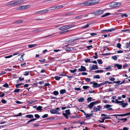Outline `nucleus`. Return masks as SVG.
Wrapping results in <instances>:
<instances>
[{"label":"nucleus","instance_id":"9d476101","mask_svg":"<svg viewBox=\"0 0 130 130\" xmlns=\"http://www.w3.org/2000/svg\"><path fill=\"white\" fill-rule=\"evenodd\" d=\"M111 106V105L109 104H107L104 105V108H107V110H112V109L111 108H110V107Z\"/></svg>","mask_w":130,"mask_h":130},{"label":"nucleus","instance_id":"f257e3e1","mask_svg":"<svg viewBox=\"0 0 130 130\" xmlns=\"http://www.w3.org/2000/svg\"><path fill=\"white\" fill-rule=\"evenodd\" d=\"M24 2V0H15L10 1L8 3V5L9 6H15L23 3Z\"/></svg>","mask_w":130,"mask_h":130},{"label":"nucleus","instance_id":"39448f33","mask_svg":"<svg viewBox=\"0 0 130 130\" xmlns=\"http://www.w3.org/2000/svg\"><path fill=\"white\" fill-rule=\"evenodd\" d=\"M92 2H91V0H89L88 1H86L84 2V6H90L92 5L91 4Z\"/></svg>","mask_w":130,"mask_h":130},{"label":"nucleus","instance_id":"4be33fe9","mask_svg":"<svg viewBox=\"0 0 130 130\" xmlns=\"http://www.w3.org/2000/svg\"><path fill=\"white\" fill-rule=\"evenodd\" d=\"M59 29L60 30H64L66 29V27L65 26L61 27L59 28Z\"/></svg>","mask_w":130,"mask_h":130},{"label":"nucleus","instance_id":"a211bd4d","mask_svg":"<svg viewBox=\"0 0 130 130\" xmlns=\"http://www.w3.org/2000/svg\"><path fill=\"white\" fill-rule=\"evenodd\" d=\"M23 22V21L22 20H19L14 22V23L19 24L22 23Z\"/></svg>","mask_w":130,"mask_h":130},{"label":"nucleus","instance_id":"7c9ffc66","mask_svg":"<svg viewBox=\"0 0 130 130\" xmlns=\"http://www.w3.org/2000/svg\"><path fill=\"white\" fill-rule=\"evenodd\" d=\"M84 61L86 63H88V62H90L91 63V61L90 62V59L86 58L85 59Z\"/></svg>","mask_w":130,"mask_h":130},{"label":"nucleus","instance_id":"3c124183","mask_svg":"<svg viewBox=\"0 0 130 130\" xmlns=\"http://www.w3.org/2000/svg\"><path fill=\"white\" fill-rule=\"evenodd\" d=\"M77 70L76 69H75L74 70H70V71L71 73H74L76 72Z\"/></svg>","mask_w":130,"mask_h":130},{"label":"nucleus","instance_id":"09e8293b","mask_svg":"<svg viewBox=\"0 0 130 130\" xmlns=\"http://www.w3.org/2000/svg\"><path fill=\"white\" fill-rule=\"evenodd\" d=\"M98 63L100 64H102V62L101 59H98L97 60Z\"/></svg>","mask_w":130,"mask_h":130},{"label":"nucleus","instance_id":"2eb2a0df","mask_svg":"<svg viewBox=\"0 0 130 130\" xmlns=\"http://www.w3.org/2000/svg\"><path fill=\"white\" fill-rule=\"evenodd\" d=\"M75 13L73 11L70 12L65 13V15H71L75 14Z\"/></svg>","mask_w":130,"mask_h":130},{"label":"nucleus","instance_id":"b1692460","mask_svg":"<svg viewBox=\"0 0 130 130\" xmlns=\"http://www.w3.org/2000/svg\"><path fill=\"white\" fill-rule=\"evenodd\" d=\"M48 10H49H49H52L55 9H56V8L55 6H54L48 8Z\"/></svg>","mask_w":130,"mask_h":130},{"label":"nucleus","instance_id":"412c9836","mask_svg":"<svg viewBox=\"0 0 130 130\" xmlns=\"http://www.w3.org/2000/svg\"><path fill=\"white\" fill-rule=\"evenodd\" d=\"M25 117L27 118L31 119L33 118H34V116L33 115L30 114L26 115Z\"/></svg>","mask_w":130,"mask_h":130},{"label":"nucleus","instance_id":"9b49d317","mask_svg":"<svg viewBox=\"0 0 130 130\" xmlns=\"http://www.w3.org/2000/svg\"><path fill=\"white\" fill-rule=\"evenodd\" d=\"M85 115L86 116V118L88 119H89L91 117H92L93 116V114L91 113L89 114L86 113H85Z\"/></svg>","mask_w":130,"mask_h":130},{"label":"nucleus","instance_id":"680f3d73","mask_svg":"<svg viewBox=\"0 0 130 130\" xmlns=\"http://www.w3.org/2000/svg\"><path fill=\"white\" fill-rule=\"evenodd\" d=\"M91 79L90 78H87L85 79V81L87 82H89L90 81Z\"/></svg>","mask_w":130,"mask_h":130},{"label":"nucleus","instance_id":"864d4df0","mask_svg":"<svg viewBox=\"0 0 130 130\" xmlns=\"http://www.w3.org/2000/svg\"><path fill=\"white\" fill-rule=\"evenodd\" d=\"M121 45L120 43H118L116 47H118V48H121Z\"/></svg>","mask_w":130,"mask_h":130},{"label":"nucleus","instance_id":"774afa93","mask_svg":"<svg viewBox=\"0 0 130 130\" xmlns=\"http://www.w3.org/2000/svg\"><path fill=\"white\" fill-rule=\"evenodd\" d=\"M35 116L36 118L38 119L40 117V116L38 114H35Z\"/></svg>","mask_w":130,"mask_h":130},{"label":"nucleus","instance_id":"a18cd8bd","mask_svg":"<svg viewBox=\"0 0 130 130\" xmlns=\"http://www.w3.org/2000/svg\"><path fill=\"white\" fill-rule=\"evenodd\" d=\"M95 72L96 73H98L99 72H101L102 73L103 72V70H97L95 71Z\"/></svg>","mask_w":130,"mask_h":130},{"label":"nucleus","instance_id":"c85d7f7f","mask_svg":"<svg viewBox=\"0 0 130 130\" xmlns=\"http://www.w3.org/2000/svg\"><path fill=\"white\" fill-rule=\"evenodd\" d=\"M69 31V30H66V31H62V32H59V33L60 34H63L64 33H66V32H68Z\"/></svg>","mask_w":130,"mask_h":130},{"label":"nucleus","instance_id":"5701e85b","mask_svg":"<svg viewBox=\"0 0 130 130\" xmlns=\"http://www.w3.org/2000/svg\"><path fill=\"white\" fill-rule=\"evenodd\" d=\"M56 8L57 9H59L62 8L63 7V6L62 5H58L56 6H55Z\"/></svg>","mask_w":130,"mask_h":130},{"label":"nucleus","instance_id":"6e6d98bb","mask_svg":"<svg viewBox=\"0 0 130 130\" xmlns=\"http://www.w3.org/2000/svg\"><path fill=\"white\" fill-rule=\"evenodd\" d=\"M20 91V89H15L14 91V92L15 93H19Z\"/></svg>","mask_w":130,"mask_h":130},{"label":"nucleus","instance_id":"4d7b16f0","mask_svg":"<svg viewBox=\"0 0 130 130\" xmlns=\"http://www.w3.org/2000/svg\"><path fill=\"white\" fill-rule=\"evenodd\" d=\"M60 77L57 76H56L55 77V79L57 80H59L60 79Z\"/></svg>","mask_w":130,"mask_h":130},{"label":"nucleus","instance_id":"dca6fc26","mask_svg":"<svg viewBox=\"0 0 130 130\" xmlns=\"http://www.w3.org/2000/svg\"><path fill=\"white\" fill-rule=\"evenodd\" d=\"M114 67H117L119 69H121L122 66L121 65H120L118 64H115Z\"/></svg>","mask_w":130,"mask_h":130},{"label":"nucleus","instance_id":"f3484780","mask_svg":"<svg viewBox=\"0 0 130 130\" xmlns=\"http://www.w3.org/2000/svg\"><path fill=\"white\" fill-rule=\"evenodd\" d=\"M74 26V25L70 24L69 25H65V26L66 27V29H67L73 27Z\"/></svg>","mask_w":130,"mask_h":130},{"label":"nucleus","instance_id":"f03ea898","mask_svg":"<svg viewBox=\"0 0 130 130\" xmlns=\"http://www.w3.org/2000/svg\"><path fill=\"white\" fill-rule=\"evenodd\" d=\"M103 13V11L102 10L98 9L94 11L93 12L89 14H94L96 15H99L102 14Z\"/></svg>","mask_w":130,"mask_h":130},{"label":"nucleus","instance_id":"37998d69","mask_svg":"<svg viewBox=\"0 0 130 130\" xmlns=\"http://www.w3.org/2000/svg\"><path fill=\"white\" fill-rule=\"evenodd\" d=\"M66 113L67 115H69L70 114V112L69 109L66 110Z\"/></svg>","mask_w":130,"mask_h":130},{"label":"nucleus","instance_id":"0e129e2a","mask_svg":"<svg viewBox=\"0 0 130 130\" xmlns=\"http://www.w3.org/2000/svg\"><path fill=\"white\" fill-rule=\"evenodd\" d=\"M101 120H99V122L100 123H103V122H104L105 120L103 118H102Z\"/></svg>","mask_w":130,"mask_h":130},{"label":"nucleus","instance_id":"72a5a7b5","mask_svg":"<svg viewBox=\"0 0 130 130\" xmlns=\"http://www.w3.org/2000/svg\"><path fill=\"white\" fill-rule=\"evenodd\" d=\"M79 39V38H76V37H73V38L71 40H69L68 41H76L77 40H78Z\"/></svg>","mask_w":130,"mask_h":130},{"label":"nucleus","instance_id":"603ef678","mask_svg":"<svg viewBox=\"0 0 130 130\" xmlns=\"http://www.w3.org/2000/svg\"><path fill=\"white\" fill-rule=\"evenodd\" d=\"M63 115L64 116L65 118L67 119H68V115L67 114H66L65 113L63 112L62 113Z\"/></svg>","mask_w":130,"mask_h":130},{"label":"nucleus","instance_id":"6ab92c4d","mask_svg":"<svg viewBox=\"0 0 130 130\" xmlns=\"http://www.w3.org/2000/svg\"><path fill=\"white\" fill-rule=\"evenodd\" d=\"M110 14H111V13H110L107 12L105 13V14L102 15L101 16V18H103L104 17H105L109 15H110Z\"/></svg>","mask_w":130,"mask_h":130},{"label":"nucleus","instance_id":"c03bdc74","mask_svg":"<svg viewBox=\"0 0 130 130\" xmlns=\"http://www.w3.org/2000/svg\"><path fill=\"white\" fill-rule=\"evenodd\" d=\"M30 5H24V7L25 9H28L30 8Z\"/></svg>","mask_w":130,"mask_h":130},{"label":"nucleus","instance_id":"5fc2aeb1","mask_svg":"<svg viewBox=\"0 0 130 130\" xmlns=\"http://www.w3.org/2000/svg\"><path fill=\"white\" fill-rule=\"evenodd\" d=\"M93 77L94 78L99 79L100 78V77L99 75H96L94 76Z\"/></svg>","mask_w":130,"mask_h":130},{"label":"nucleus","instance_id":"c9c22d12","mask_svg":"<svg viewBox=\"0 0 130 130\" xmlns=\"http://www.w3.org/2000/svg\"><path fill=\"white\" fill-rule=\"evenodd\" d=\"M36 45V44H31L29 45L28 46L29 48H31L32 47H34Z\"/></svg>","mask_w":130,"mask_h":130},{"label":"nucleus","instance_id":"0eeeda50","mask_svg":"<svg viewBox=\"0 0 130 130\" xmlns=\"http://www.w3.org/2000/svg\"><path fill=\"white\" fill-rule=\"evenodd\" d=\"M101 107L100 105L97 106V107H94L93 110L95 112L100 111L101 109Z\"/></svg>","mask_w":130,"mask_h":130},{"label":"nucleus","instance_id":"58836bf2","mask_svg":"<svg viewBox=\"0 0 130 130\" xmlns=\"http://www.w3.org/2000/svg\"><path fill=\"white\" fill-rule=\"evenodd\" d=\"M83 88L84 89H87L90 88V87L88 86H84L83 87Z\"/></svg>","mask_w":130,"mask_h":130},{"label":"nucleus","instance_id":"473e14b6","mask_svg":"<svg viewBox=\"0 0 130 130\" xmlns=\"http://www.w3.org/2000/svg\"><path fill=\"white\" fill-rule=\"evenodd\" d=\"M98 83H93L92 87L94 88H96L98 87Z\"/></svg>","mask_w":130,"mask_h":130},{"label":"nucleus","instance_id":"338daca9","mask_svg":"<svg viewBox=\"0 0 130 130\" xmlns=\"http://www.w3.org/2000/svg\"><path fill=\"white\" fill-rule=\"evenodd\" d=\"M109 79L110 81H114V80H115V79L113 77H111L110 78H109Z\"/></svg>","mask_w":130,"mask_h":130},{"label":"nucleus","instance_id":"79ce46f5","mask_svg":"<svg viewBox=\"0 0 130 130\" xmlns=\"http://www.w3.org/2000/svg\"><path fill=\"white\" fill-rule=\"evenodd\" d=\"M42 14V12L41 10L37 11L36 12V13H35V14H36L37 15L39 14Z\"/></svg>","mask_w":130,"mask_h":130},{"label":"nucleus","instance_id":"a19ab883","mask_svg":"<svg viewBox=\"0 0 130 130\" xmlns=\"http://www.w3.org/2000/svg\"><path fill=\"white\" fill-rule=\"evenodd\" d=\"M42 107L41 106H39L37 108V110H40V111L42 110V109H41Z\"/></svg>","mask_w":130,"mask_h":130},{"label":"nucleus","instance_id":"f8f14e48","mask_svg":"<svg viewBox=\"0 0 130 130\" xmlns=\"http://www.w3.org/2000/svg\"><path fill=\"white\" fill-rule=\"evenodd\" d=\"M92 2V5H93L97 4L99 2V0H91Z\"/></svg>","mask_w":130,"mask_h":130},{"label":"nucleus","instance_id":"e433bc0d","mask_svg":"<svg viewBox=\"0 0 130 130\" xmlns=\"http://www.w3.org/2000/svg\"><path fill=\"white\" fill-rule=\"evenodd\" d=\"M29 71H26L24 73V75L25 76H27L29 75Z\"/></svg>","mask_w":130,"mask_h":130},{"label":"nucleus","instance_id":"a878e982","mask_svg":"<svg viewBox=\"0 0 130 130\" xmlns=\"http://www.w3.org/2000/svg\"><path fill=\"white\" fill-rule=\"evenodd\" d=\"M42 14L46 13L49 11V10L48 9H45L41 10Z\"/></svg>","mask_w":130,"mask_h":130},{"label":"nucleus","instance_id":"052dcab7","mask_svg":"<svg viewBox=\"0 0 130 130\" xmlns=\"http://www.w3.org/2000/svg\"><path fill=\"white\" fill-rule=\"evenodd\" d=\"M48 116V115L47 114H45L44 115L42 116V118H43L47 117Z\"/></svg>","mask_w":130,"mask_h":130},{"label":"nucleus","instance_id":"de8ad7c7","mask_svg":"<svg viewBox=\"0 0 130 130\" xmlns=\"http://www.w3.org/2000/svg\"><path fill=\"white\" fill-rule=\"evenodd\" d=\"M78 5L80 6H83L84 5V2H81L79 3L78 4Z\"/></svg>","mask_w":130,"mask_h":130},{"label":"nucleus","instance_id":"bb28decb","mask_svg":"<svg viewBox=\"0 0 130 130\" xmlns=\"http://www.w3.org/2000/svg\"><path fill=\"white\" fill-rule=\"evenodd\" d=\"M60 94H63L66 92V91L65 89H61L60 91Z\"/></svg>","mask_w":130,"mask_h":130},{"label":"nucleus","instance_id":"6e6552de","mask_svg":"<svg viewBox=\"0 0 130 130\" xmlns=\"http://www.w3.org/2000/svg\"><path fill=\"white\" fill-rule=\"evenodd\" d=\"M78 70L79 72H84L86 71V69L85 67L81 66L80 68Z\"/></svg>","mask_w":130,"mask_h":130},{"label":"nucleus","instance_id":"8fccbe9b","mask_svg":"<svg viewBox=\"0 0 130 130\" xmlns=\"http://www.w3.org/2000/svg\"><path fill=\"white\" fill-rule=\"evenodd\" d=\"M92 99V98L91 97L88 98L87 99V101L89 103L91 101V100Z\"/></svg>","mask_w":130,"mask_h":130},{"label":"nucleus","instance_id":"13d9d810","mask_svg":"<svg viewBox=\"0 0 130 130\" xmlns=\"http://www.w3.org/2000/svg\"><path fill=\"white\" fill-rule=\"evenodd\" d=\"M5 95V94L2 92H1L0 93V97H3Z\"/></svg>","mask_w":130,"mask_h":130},{"label":"nucleus","instance_id":"cd10ccee","mask_svg":"<svg viewBox=\"0 0 130 130\" xmlns=\"http://www.w3.org/2000/svg\"><path fill=\"white\" fill-rule=\"evenodd\" d=\"M25 9L24 5L22 6H20L19 7L18 9L20 10H23Z\"/></svg>","mask_w":130,"mask_h":130},{"label":"nucleus","instance_id":"69168bd1","mask_svg":"<svg viewBox=\"0 0 130 130\" xmlns=\"http://www.w3.org/2000/svg\"><path fill=\"white\" fill-rule=\"evenodd\" d=\"M86 47L88 50H90L91 48H92V45H90L89 46H86Z\"/></svg>","mask_w":130,"mask_h":130},{"label":"nucleus","instance_id":"49530a36","mask_svg":"<svg viewBox=\"0 0 130 130\" xmlns=\"http://www.w3.org/2000/svg\"><path fill=\"white\" fill-rule=\"evenodd\" d=\"M129 31H130V29H127L125 30H121L122 32H125Z\"/></svg>","mask_w":130,"mask_h":130},{"label":"nucleus","instance_id":"4c0bfd02","mask_svg":"<svg viewBox=\"0 0 130 130\" xmlns=\"http://www.w3.org/2000/svg\"><path fill=\"white\" fill-rule=\"evenodd\" d=\"M126 48H127L130 46V43L127 42L125 44Z\"/></svg>","mask_w":130,"mask_h":130},{"label":"nucleus","instance_id":"bf43d9fd","mask_svg":"<svg viewBox=\"0 0 130 130\" xmlns=\"http://www.w3.org/2000/svg\"><path fill=\"white\" fill-rule=\"evenodd\" d=\"M3 86L4 87L8 88L9 87V85L7 83H6L5 84L3 85Z\"/></svg>","mask_w":130,"mask_h":130},{"label":"nucleus","instance_id":"423d86ee","mask_svg":"<svg viewBox=\"0 0 130 130\" xmlns=\"http://www.w3.org/2000/svg\"><path fill=\"white\" fill-rule=\"evenodd\" d=\"M89 68L91 70L98 69V66L96 64H94L92 66L90 67Z\"/></svg>","mask_w":130,"mask_h":130},{"label":"nucleus","instance_id":"e2e57ef3","mask_svg":"<svg viewBox=\"0 0 130 130\" xmlns=\"http://www.w3.org/2000/svg\"><path fill=\"white\" fill-rule=\"evenodd\" d=\"M97 34L95 33H90V35L94 37L95 35H97Z\"/></svg>","mask_w":130,"mask_h":130},{"label":"nucleus","instance_id":"aec40b11","mask_svg":"<svg viewBox=\"0 0 130 130\" xmlns=\"http://www.w3.org/2000/svg\"><path fill=\"white\" fill-rule=\"evenodd\" d=\"M123 101H122V102L120 103V104L123 107H124L127 106L128 104L127 103H123Z\"/></svg>","mask_w":130,"mask_h":130},{"label":"nucleus","instance_id":"ddd939ff","mask_svg":"<svg viewBox=\"0 0 130 130\" xmlns=\"http://www.w3.org/2000/svg\"><path fill=\"white\" fill-rule=\"evenodd\" d=\"M50 112L52 114H57L59 113L58 111L56 110L55 109H52L50 110Z\"/></svg>","mask_w":130,"mask_h":130},{"label":"nucleus","instance_id":"4468645a","mask_svg":"<svg viewBox=\"0 0 130 130\" xmlns=\"http://www.w3.org/2000/svg\"><path fill=\"white\" fill-rule=\"evenodd\" d=\"M96 103V102H93L90 103V104L88 105V107L89 109L93 107V105Z\"/></svg>","mask_w":130,"mask_h":130},{"label":"nucleus","instance_id":"c756f323","mask_svg":"<svg viewBox=\"0 0 130 130\" xmlns=\"http://www.w3.org/2000/svg\"><path fill=\"white\" fill-rule=\"evenodd\" d=\"M90 25L89 24V23L87 24L86 25L82 27V28L83 29H85L88 28Z\"/></svg>","mask_w":130,"mask_h":130},{"label":"nucleus","instance_id":"7ed1b4c3","mask_svg":"<svg viewBox=\"0 0 130 130\" xmlns=\"http://www.w3.org/2000/svg\"><path fill=\"white\" fill-rule=\"evenodd\" d=\"M121 5V3L118 2H111L109 5L110 7L112 8L118 7Z\"/></svg>","mask_w":130,"mask_h":130},{"label":"nucleus","instance_id":"f704fd0d","mask_svg":"<svg viewBox=\"0 0 130 130\" xmlns=\"http://www.w3.org/2000/svg\"><path fill=\"white\" fill-rule=\"evenodd\" d=\"M121 14V16L122 17V18H123L124 17H127L128 16V15L126 13L122 14V13Z\"/></svg>","mask_w":130,"mask_h":130},{"label":"nucleus","instance_id":"20e7f679","mask_svg":"<svg viewBox=\"0 0 130 130\" xmlns=\"http://www.w3.org/2000/svg\"><path fill=\"white\" fill-rule=\"evenodd\" d=\"M117 29V28L116 27L112 28L109 29L102 30L101 31V32L102 33L109 32L115 31Z\"/></svg>","mask_w":130,"mask_h":130},{"label":"nucleus","instance_id":"393cba45","mask_svg":"<svg viewBox=\"0 0 130 130\" xmlns=\"http://www.w3.org/2000/svg\"><path fill=\"white\" fill-rule=\"evenodd\" d=\"M116 118L118 119L119 120L123 121V122H124L125 121H126L127 120L126 118H121V119H119L117 117H116Z\"/></svg>","mask_w":130,"mask_h":130},{"label":"nucleus","instance_id":"ea45409f","mask_svg":"<svg viewBox=\"0 0 130 130\" xmlns=\"http://www.w3.org/2000/svg\"><path fill=\"white\" fill-rule=\"evenodd\" d=\"M111 58L115 60H116L117 59V57L116 55L113 56L111 57Z\"/></svg>","mask_w":130,"mask_h":130},{"label":"nucleus","instance_id":"1a4fd4ad","mask_svg":"<svg viewBox=\"0 0 130 130\" xmlns=\"http://www.w3.org/2000/svg\"><path fill=\"white\" fill-rule=\"evenodd\" d=\"M130 115V112H128L126 113L125 114H116L113 115V116H119L121 117L125 116L127 115Z\"/></svg>","mask_w":130,"mask_h":130},{"label":"nucleus","instance_id":"2f4dec72","mask_svg":"<svg viewBox=\"0 0 130 130\" xmlns=\"http://www.w3.org/2000/svg\"><path fill=\"white\" fill-rule=\"evenodd\" d=\"M53 93L54 95L56 96L58 95L59 94V92H58L56 91H55L53 92Z\"/></svg>","mask_w":130,"mask_h":130}]
</instances>
